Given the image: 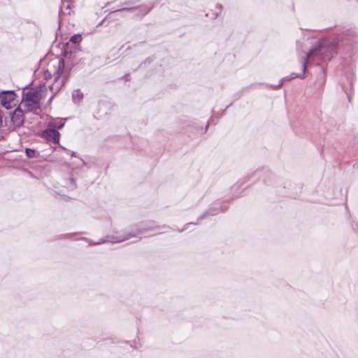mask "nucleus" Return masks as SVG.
<instances>
[{
    "mask_svg": "<svg viewBox=\"0 0 358 358\" xmlns=\"http://www.w3.org/2000/svg\"><path fill=\"white\" fill-rule=\"evenodd\" d=\"M11 120L15 127H21L24 121L23 110L21 107H17L15 109L12 116Z\"/></svg>",
    "mask_w": 358,
    "mask_h": 358,
    "instance_id": "0eeeda50",
    "label": "nucleus"
},
{
    "mask_svg": "<svg viewBox=\"0 0 358 358\" xmlns=\"http://www.w3.org/2000/svg\"><path fill=\"white\" fill-rule=\"evenodd\" d=\"M81 41V36L79 34H75L70 38V41L73 43H78Z\"/></svg>",
    "mask_w": 358,
    "mask_h": 358,
    "instance_id": "f8f14e48",
    "label": "nucleus"
},
{
    "mask_svg": "<svg viewBox=\"0 0 358 358\" xmlns=\"http://www.w3.org/2000/svg\"><path fill=\"white\" fill-rule=\"evenodd\" d=\"M56 94L55 93H52V95L50 96V98L49 99V102H51L52 99H53V96L55 95Z\"/></svg>",
    "mask_w": 358,
    "mask_h": 358,
    "instance_id": "f3484780",
    "label": "nucleus"
},
{
    "mask_svg": "<svg viewBox=\"0 0 358 358\" xmlns=\"http://www.w3.org/2000/svg\"><path fill=\"white\" fill-rule=\"evenodd\" d=\"M281 85H282V83H280L279 85H278L276 86V88L280 87H281Z\"/></svg>",
    "mask_w": 358,
    "mask_h": 358,
    "instance_id": "aec40b11",
    "label": "nucleus"
},
{
    "mask_svg": "<svg viewBox=\"0 0 358 358\" xmlns=\"http://www.w3.org/2000/svg\"><path fill=\"white\" fill-rule=\"evenodd\" d=\"M69 182L71 185L69 186V188L74 189L76 187L75 180L73 178H69Z\"/></svg>",
    "mask_w": 358,
    "mask_h": 358,
    "instance_id": "4468645a",
    "label": "nucleus"
},
{
    "mask_svg": "<svg viewBox=\"0 0 358 358\" xmlns=\"http://www.w3.org/2000/svg\"><path fill=\"white\" fill-rule=\"evenodd\" d=\"M26 155L29 158H33L35 157V151L31 148H27L25 150Z\"/></svg>",
    "mask_w": 358,
    "mask_h": 358,
    "instance_id": "ddd939ff",
    "label": "nucleus"
},
{
    "mask_svg": "<svg viewBox=\"0 0 358 358\" xmlns=\"http://www.w3.org/2000/svg\"><path fill=\"white\" fill-rule=\"evenodd\" d=\"M2 125V117L0 115V127Z\"/></svg>",
    "mask_w": 358,
    "mask_h": 358,
    "instance_id": "6ab92c4d",
    "label": "nucleus"
},
{
    "mask_svg": "<svg viewBox=\"0 0 358 358\" xmlns=\"http://www.w3.org/2000/svg\"><path fill=\"white\" fill-rule=\"evenodd\" d=\"M140 1H141V0H131V2L132 3H137V2H139Z\"/></svg>",
    "mask_w": 358,
    "mask_h": 358,
    "instance_id": "a211bd4d",
    "label": "nucleus"
},
{
    "mask_svg": "<svg viewBox=\"0 0 358 358\" xmlns=\"http://www.w3.org/2000/svg\"><path fill=\"white\" fill-rule=\"evenodd\" d=\"M189 224H195V223L194 222H189V223H187L184 227L182 229H179L178 231L179 232H182L183 231H185V229H187V226L189 225Z\"/></svg>",
    "mask_w": 358,
    "mask_h": 358,
    "instance_id": "2eb2a0df",
    "label": "nucleus"
},
{
    "mask_svg": "<svg viewBox=\"0 0 358 358\" xmlns=\"http://www.w3.org/2000/svg\"><path fill=\"white\" fill-rule=\"evenodd\" d=\"M15 99V94L13 90L2 91L0 92V103L6 109L12 108Z\"/></svg>",
    "mask_w": 358,
    "mask_h": 358,
    "instance_id": "20e7f679",
    "label": "nucleus"
},
{
    "mask_svg": "<svg viewBox=\"0 0 358 358\" xmlns=\"http://www.w3.org/2000/svg\"><path fill=\"white\" fill-rule=\"evenodd\" d=\"M43 136L47 141H51L54 143H58L59 141V131L52 127H49L43 132Z\"/></svg>",
    "mask_w": 358,
    "mask_h": 358,
    "instance_id": "6e6552de",
    "label": "nucleus"
},
{
    "mask_svg": "<svg viewBox=\"0 0 358 358\" xmlns=\"http://www.w3.org/2000/svg\"><path fill=\"white\" fill-rule=\"evenodd\" d=\"M259 175V171H256L255 173H254L253 176H254V177H257V176H258Z\"/></svg>",
    "mask_w": 358,
    "mask_h": 358,
    "instance_id": "dca6fc26",
    "label": "nucleus"
},
{
    "mask_svg": "<svg viewBox=\"0 0 358 358\" xmlns=\"http://www.w3.org/2000/svg\"><path fill=\"white\" fill-rule=\"evenodd\" d=\"M49 127L60 129L64 126V122L62 120L59 122H50L48 124Z\"/></svg>",
    "mask_w": 358,
    "mask_h": 358,
    "instance_id": "9b49d317",
    "label": "nucleus"
},
{
    "mask_svg": "<svg viewBox=\"0 0 358 358\" xmlns=\"http://www.w3.org/2000/svg\"><path fill=\"white\" fill-rule=\"evenodd\" d=\"M44 76L45 79L54 77V83L49 87L52 93L57 94L67 79V75L64 73V60L58 59L52 61L45 71Z\"/></svg>",
    "mask_w": 358,
    "mask_h": 358,
    "instance_id": "7ed1b4c3",
    "label": "nucleus"
},
{
    "mask_svg": "<svg viewBox=\"0 0 358 358\" xmlns=\"http://www.w3.org/2000/svg\"><path fill=\"white\" fill-rule=\"evenodd\" d=\"M350 39H348H348H347V41H346V43H345V44H348V43H350Z\"/></svg>",
    "mask_w": 358,
    "mask_h": 358,
    "instance_id": "412c9836",
    "label": "nucleus"
},
{
    "mask_svg": "<svg viewBox=\"0 0 358 358\" xmlns=\"http://www.w3.org/2000/svg\"><path fill=\"white\" fill-rule=\"evenodd\" d=\"M83 98V94L80 90H74L72 93V99L74 103H79Z\"/></svg>",
    "mask_w": 358,
    "mask_h": 358,
    "instance_id": "9d476101",
    "label": "nucleus"
},
{
    "mask_svg": "<svg viewBox=\"0 0 358 358\" xmlns=\"http://www.w3.org/2000/svg\"><path fill=\"white\" fill-rule=\"evenodd\" d=\"M22 99L40 102V100L42 99V94L38 90H31L25 94L23 93Z\"/></svg>",
    "mask_w": 358,
    "mask_h": 358,
    "instance_id": "1a4fd4ad",
    "label": "nucleus"
},
{
    "mask_svg": "<svg viewBox=\"0 0 358 358\" xmlns=\"http://www.w3.org/2000/svg\"><path fill=\"white\" fill-rule=\"evenodd\" d=\"M20 107L24 108L27 111L36 113L41 108V104L40 102L22 99Z\"/></svg>",
    "mask_w": 358,
    "mask_h": 358,
    "instance_id": "423d86ee",
    "label": "nucleus"
},
{
    "mask_svg": "<svg viewBox=\"0 0 358 358\" xmlns=\"http://www.w3.org/2000/svg\"><path fill=\"white\" fill-rule=\"evenodd\" d=\"M355 34V31H347L346 33H342L334 40L322 39L316 41V44L303 57L302 65V74L292 73L289 78H285V80H291L296 78L303 79L305 78V72L307 69V64L309 62H315L318 64L320 62H327L330 60L337 50L341 48L344 45V39L346 36H352Z\"/></svg>",
    "mask_w": 358,
    "mask_h": 358,
    "instance_id": "f257e3e1",
    "label": "nucleus"
},
{
    "mask_svg": "<svg viewBox=\"0 0 358 358\" xmlns=\"http://www.w3.org/2000/svg\"><path fill=\"white\" fill-rule=\"evenodd\" d=\"M155 6L154 3L151 5H141L137 7L134 8H124L120 11H131L134 13V15L138 16H144L148 14L150 10Z\"/></svg>",
    "mask_w": 358,
    "mask_h": 358,
    "instance_id": "39448f33",
    "label": "nucleus"
},
{
    "mask_svg": "<svg viewBox=\"0 0 358 358\" xmlns=\"http://www.w3.org/2000/svg\"><path fill=\"white\" fill-rule=\"evenodd\" d=\"M150 222H143L137 224L130 226L129 227L124 229L120 234L116 236H107L101 238L96 243H93L94 245H99L106 242L111 243H120L129 240L131 238L137 237L138 235L143 234L145 231L151 230L153 227L151 226Z\"/></svg>",
    "mask_w": 358,
    "mask_h": 358,
    "instance_id": "f03ea898",
    "label": "nucleus"
}]
</instances>
